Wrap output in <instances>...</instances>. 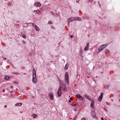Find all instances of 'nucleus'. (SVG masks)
<instances>
[{
    "label": "nucleus",
    "instance_id": "1",
    "mask_svg": "<svg viewBox=\"0 0 120 120\" xmlns=\"http://www.w3.org/2000/svg\"><path fill=\"white\" fill-rule=\"evenodd\" d=\"M64 80L66 83L68 85L69 84V79L68 78V72H66L64 75Z\"/></svg>",
    "mask_w": 120,
    "mask_h": 120
},
{
    "label": "nucleus",
    "instance_id": "2",
    "mask_svg": "<svg viewBox=\"0 0 120 120\" xmlns=\"http://www.w3.org/2000/svg\"><path fill=\"white\" fill-rule=\"evenodd\" d=\"M61 86H60L57 93V95L58 97L60 96L61 95Z\"/></svg>",
    "mask_w": 120,
    "mask_h": 120
},
{
    "label": "nucleus",
    "instance_id": "3",
    "mask_svg": "<svg viewBox=\"0 0 120 120\" xmlns=\"http://www.w3.org/2000/svg\"><path fill=\"white\" fill-rule=\"evenodd\" d=\"M32 24L36 30L37 31H39V29H38V26L36 25H34L33 23H32Z\"/></svg>",
    "mask_w": 120,
    "mask_h": 120
},
{
    "label": "nucleus",
    "instance_id": "4",
    "mask_svg": "<svg viewBox=\"0 0 120 120\" xmlns=\"http://www.w3.org/2000/svg\"><path fill=\"white\" fill-rule=\"evenodd\" d=\"M32 76V81L34 83H35L36 82V75H33Z\"/></svg>",
    "mask_w": 120,
    "mask_h": 120
},
{
    "label": "nucleus",
    "instance_id": "5",
    "mask_svg": "<svg viewBox=\"0 0 120 120\" xmlns=\"http://www.w3.org/2000/svg\"><path fill=\"white\" fill-rule=\"evenodd\" d=\"M103 93H101L99 97L98 98V101H101L102 98V96L103 95Z\"/></svg>",
    "mask_w": 120,
    "mask_h": 120
},
{
    "label": "nucleus",
    "instance_id": "6",
    "mask_svg": "<svg viewBox=\"0 0 120 120\" xmlns=\"http://www.w3.org/2000/svg\"><path fill=\"white\" fill-rule=\"evenodd\" d=\"M34 6L36 7H40L41 6V4L39 2H36L34 3Z\"/></svg>",
    "mask_w": 120,
    "mask_h": 120
},
{
    "label": "nucleus",
    "instance_id": "7",
    "mask_svg": "<svg viewBox=\"0 0 120 120\" xmlns=\"http://www.w3.org/2000/svg\"><path fill=\"white\" fill-rule=\"evenodd\" d=\"M54 94L52 92H51L49 94V97L50 99L52 100H53L54 99L53 98Z\"/></svg>",
    "mask_w": 120,
    "mask_h": 120
},
{
    "label": "nucleus",
    "instance_id": "8",
    "mask_svg": "<svg viewBox=\"0 0 120 120\" xmlns=\"http://www.w3.org/2000/svg\"><path fill=\"white\" fill-rule=\"evenodd\" d=\"M76 96L78 97L80 100H83V98L80 95L77 94L76 95Z\"/></svg>",
    "mask_w": 120,
    "mask_h": 120
},
{
    "label": "nucleus",
    "instance_id": "9",
    "mask_svg": "<svg viewBox=\"0 0 120 120\" xmlns=\"http://www.w3.org/2000/svg\"><path fill=\"white\" fill-rule=\"evenodd\" d=\"M73 21L74 20H77L79 21H80L82 20V19L81 18L79 17H73Z\"/></svg>",
    "mask_w": 120,
    "mask_h": 120
},
{
    "label": "nucleus",
    "instance_id": "10",
    "mask_svg": "<svg viewBox=\"0 0 120 120\" xmlns=\"http://www.w3.org/2000/svg\"><path fill=\"white\" fill-rule=\"evenodd\" d=\"M86 46L85 47L84 50L85 51H87L88 50L89 48V43H87Z\"/></svg>",
    "mask_w": 120,
    "mask_h": 120
},
{
    "label": "nucleus",
    "instance_id": "11",
    "mask_svg": "<svg viewBox=\"0 0 120 120\" xmlns=\"http://www.w3.org/2000/svg\"><path fill=\"white\" fill-rule=\"evenodd\" d=\"M73 17H72L68 19L67 20V21L68 22H70L73 21Z\"/></svg>",
    "mask_w": 120,
    "mask_h": 120
},
{
    "label": "nucleus",
    "instance_id": "12",
    "mask_svg": "<svg viewBox=\"0 0 120 120\" xmlns=\"http://www.w3.org/2000/svg\"><path fill=\"white\" fill-rule=\"evenodd\" d=\"M86 98V99H88L89 100H91V99L90 97L89 96L87 95L86 94H85L84 96Z\"/></svg>",
    "mask_w": 120,
    "mask_h": 120
},
{
    "label": "nucleus",
    "instance_id": "13",
    "mask_svg": "<svg viewBox=\"0 0 120 120\" xmlns=\"http://www.w3.org/2000/svg\"><path fill=\"white\" fill-rule=\"evenodd\" d=\"M36 75L35 70V69H33V70L32 76Z\"/></svg>",
    "mask_w": 120,
    "mask_h": 120
},
{
    "label": "nucleus",
    "instance_id": "14",
    "mask_svg": "<svg viewBox=\"0 0 120 120\" xmlns=\"http://www.w3.org/2000/svg\"><path fill=\"white\" fill-rule=\"evenodd\" d=\"M99 48V49H100L101 50H102L103 49L105 48V46H104V45H102Z\"/></svg>",
    "mask_w": 120,
    "mask_h": 120
},
{
    "label": "nucleus",
    "instance_id": "15",
    "mask_svg": "<svg viewBox=\"0 0 120 120\" xmlns=\"http://www.w3.org/2000/svg\"><path fill=\"white\" fill-rule=\"evenodd\" d=\"M91 115L93 117H94L96 115L95 113L93 111H92Z\"/></svg>",
    "mask_w": 120,
    "mask_h": 120
},
{
    "label": "nucleus",
    "instance_id": "16",
    "mask_svg": "<svg viewBox=\"0 0 120 120\" xmlns=\"http://www.w3.org/2000/svg\"><path fill=\"white\" fill-rule=\"evenodd\" d=\"M90 106L92 108H93L94 107V103L93 101L91 102L90 104Z\"/></svg>",
    "mask_w": 120,
    "mask_h": 120
},
{
    "label": "nucleus",
    "instance_id": "17",
    "mask_svg": "<svg viewBox=\"0 0 120 120\" xmlns=\"http://www.w3.org/2000/svg\"><path fill=\"white\" fill-rule=\"evenodd\" d=\"M32 116L33 117V118H36L37 117V115L35 114H33L32 115Z\"/></svg>",
    "mask_w": 120,
    "mask_h": 120
},
{
    "label": "nucleus",
    "instance_id": "18",
    "mask_svg": "<svg viewBox=\"0 0 120 120\" xmlns=\"http://www.w3.org/2000/svg\"><path fill=\"white\" fill-rule=\"evenodd\" d=\"M22 105V104L21 103H17L16 104L15 106H20Z\"/></svg>",
    "mask_w": 120,
    "mask_h": 120
},
{
    "label": "nucleus",
    "instance_id": "19",
    "mask_svg": "<svg viewBox=\"0 0 120 120\" xmlns=\"http://www.w3.org/2000/svg\"><path fill=\"white\" fill-rule=\"evenodd\" d=\"M10 79V77L7 76L5 77V79L6 80H8Z\"/></svg>",
    "mask_w": 120,
    "mask_h": 120
},
{
    "label": "nucleus",
    "instance_id": "20",
    "mask_svg": "<svg viewBox=\"0 0 120 120\" xmlns=\"http://www.w3.org/2000/svg\"><path fill=\"white\" fill-rule=\"evenodd\" d=\"M68 64H67L65 65V69L66 70L68 68Z\"/></svg>",
    "mask_w": 120,
    "mask_h": 120
},
{
    "label": "nucleus",
    "instance_id": "21",
    "mask_svg": "<svg viewBox=\"0 0 120 120\" xmlns=\"http://www.w3.org/2000/svg\"><path fill=\"white\" fill-rule=\"evenodd\" d=\"M33 12L34 13L36 12L38 14L39 12V10H34V11Z\"/></svg>",
    "mask_w": 120,
    "mask_h": 120
},
{
    "label": "nucleus",
    "instance_id": "22",
    "mask_svg": "<svg viewBox=\"0 0 120 120\" xmlns=\"http://www.w3.org/2000/svg\"><path fill=\"white\" fill-rule=\"evenodd\" d=\"M109 52L108 50L107 49H106L105 50V53L106 54H108L109 53Z\"/></svg>",
    "mask_w": 120,
    "mask_h": 120
},
{
    "label": "nucleus",
    "instance_id": "23",
    "mask_svg": "<svg viewBox=\"0 0 120 120\" xmlns=\"http://www.w3.org/2000/svg\"><path fill=\"white\" fill-rule=\"evenodd\" d=\"M98 51L97 52V54H98L101 51H102V50H101V49H99V48L98 49Z\"/></svg>",
    "mask_w": 120,
    "mask_h": 120
},
{
    "label": "nucleus",
    "instance_id": "24",
    "mask_svg": "<svg viewBox=\"0 0 120 120\" xmlns=\"http://www.w3.org/2000/svg\"><path fill=\"white\" fill-rule=\"evenodd\" d=\"M48 23L49 24H52V22L51 21H49L48 22Z\"/></svg>",
    "mask_w": 120,
    "mask_h": 120
},
{
    "label": "nucleus",
    "instance_id": "25",
    "mask_svg": "<svg viewBox=\"0 0 120 120\" xmlns=\"http://www.w3.org/2000/svg\"><path fill=\"white\" fill-rule=\"evenodd\" d=\"M63 88L64 90L65 91L66 90V86H64V87L63 86Z\"/></svg>",
    "mask_w": 120,
    "mask_h": 120
},
{
    "label": "nucleus",
    "instance_id": "26",
    "mask_svg": "<svg viewBox=\"0 0 120 120\" xmlns=\"http://www.w3.org/2000/svg\"><path fill=\"white\" fill-rule=\"evenodd\" d=\"M104 46H105V47L106 46H107L108 45V44L107 43H106L105 44H104Z\"/></svg>",
    "mask_w": 120,
    "mask_h": 120
},
{
    "label": "nucleus",
    "instance_id": "27",
    "mask_svg": "<svg viewBox=\"0 0 120 120\" xmlns=\"http://www.w3.org/2000/svg\"><path fill=\"white\" fill-rule=\"evenodd\" d=\"M22 37L24 38L25 39L26 38V36L25 35H23Z\"/></svg>",
    "mask_w": 120,
    "mask_h": 120
},
{
    "label": "nucleus",
    "instance_id": "28",
    "mask_svg": "<svg viewBox=\"0 0 120 120\" xmlns=\"http://www.w3.org/2000/svg\"><path fill=\"white\" fill-rule=\"evenodd\" d=\"M73 110L74 111H76V108H75L73 109Z\"/></svg>",
    "mask_w": 120,
    "mask_h": 120
},
{
    "label": "nucleus",
    "instance_id": "29",
    "mask_svg": "<svg viewBox=\"0 0 120 120\" xmlns=\"http://www.w3.org/2000/svg\"><path fill=\"white\" fill-rule=\"evenodd\" d=\"M89 2H92L93 1V0H89Z\"/></svg>",
    "mask_w": 120,
    "mask_h": 120
},
{
    "label": "nucleus",
    "instance_id": "30",
    "mask_svg": "<svg viewBox=\"0 0 120 120\" xmlns=\"http://www.w3.org/2000/svg\"><path fill=\"white\" fill-rule=\"evenodd\" d=\"M8 5L9 6H11V4L10 3H8Z\"/></svg>",
    "mask_w": 120,
    "mask_h": 120
},
{
    "label": "nucleus",
    "instance_id": "31",
    "mask_svg": "<svg viewBox=\"0 0 120 120\" xmlns=\"http://www.w3.org/2000/svg\"><path fill=\"white\" fill-rule=\"evenodd\" d=\"M85 120V119L84 118H82L81 119V120Z\"/></svg>",
    "mask_w": 120,
    "mask_h": 120
},
{
    "label": "nucleus",
    "instance_id": "32",
    "mask_svg": "<svg viewBox=\"0 0 120 120\" xmlns=\"http://www.w3.org/2000/svg\"><path fill=\"white\" fill-rule=\"evenodd\" d=\"M101 120H104V118L103 117H101Z\"/></svg>",
    "mask_w": 120,
    "mask_h": 120
},
{
    "label": "nucleus",
    "instance_id": "33",
    "mask_svg": "<svg viewBox=\"0 0 120 120\" xmlns=\"http://www.w3.org/2000/svg\"><path fill=\"white\" fill-rule=\"evenodd\" d=\"M76 105H77V104H75L74 105H72V106H75Z\"/></svg>",
    "mask_w": 120,
    "mask_h": 120
},
{
    "label": "nucleus",
    "instance_id": "34",
    "mask_svg": "<svg viewBox=\"0 0 120 120\" xmlns=\"http://www.w3.org/2000/svg\"><path fill=\"white\" fill-rule=\"evenodd\" d=\"M73 37V36L72 35H71L70 36V37L71 38H72Z\"/></svg>",
    "mask_w": 120,
    "mask_h": 120
},
{
    "label": "nucleus",
    "instance_id": "35",
    "mask_svg": "<svg viewBox=\"0 0 120 120\" xmlns=\"http://www.w3.org/2000/svg\"><path fill=\"white\" fill-rule=\"evenodd\" d=\"M106 104H107V105H109V103L107 102H106Z\"/></svg>",
    "mask_w": 120,
    "mask_h": 120
},
{
    "label": "nucleus",
    "instance_id": "36",
    "mask_svg": "<svg viewBox=\"0 0 120 120\" xmlns=\"http://www.w3.org/2000/svg\"><path fill=\"white\" fill-rule=\"evenodd\" d=\"M70 99L71 100H73L72 99V98H70Z\"/></svg>",
    "mask_w": 120,
    "mask_h": 120
},
{
    "label": "nucleus",
    "instance_id": "37",
    "mask_svg": "<svg viewBox=\"0 0 120 120\" xmlns=\"http://www.w3.org/2000/svg\"><path fill=\"white\" fill-rule=\"evenodd\" d=\"M64 86H66V85H63V87H64Z\"/></svg>",
    "mask_w": 120,
    "mask_h": 120
},
{
    "label": "nucleus",
    "instance_id": "38",
    "mask_svg": "<svg viewBox=\"0 0 120 120\" xmlns=\"http://www.w3.org/2000/svg\"><path fill=\"white\" fill-rule=\"evenodd\" d=\"M105 86H103V88H105Z\"/></svg>",
    "mask_w": 120,
    "mask_h": 120
},
{
    "label": "nucleus",
    "instance_id": "39",
    "mask_svg": "<svg viewBox=\"0 0 120 120\" xmlns=\"http://www.w3.org/2000/svg\"><path fill=\"white\" fill-rule=\"evenodd\" d=\"M5 91V90H3V92H4Z\"/></svg>",
    "mask_w": 120,
    "mask_h": 120
},
{
    "label": "nucleus",
    "instance_id": "40",
    "mask_svg": "<svg viewBox=\"0 0 120 120\" xmlns=\"http://www.w3.org/2000/svg\"><path fill=\"white\" fill-rule=\"evenodd\" d=\"M76 119V118H74V120H75Z\"/></svg>",
    "mask_w": 120,
    "mask_h": 120
},
{
    "label": "nucleus",
    "instance_id": "41",
    "mask_svg": "<svg viewBox=\"0 0 120 120\" xmlns=\"http://www.w3.org/2000/svg\"><path fill=\"white\" fill-rule=\"evenodd\" d=\"M17 82H15V83L16 84H17Z\"/></svg>",
    "mask_w": 120,
    "mask_h": 120
},
{
    "label": "nucleus",
    "instance_id": "42",
    "mask_svg": "<svg viewBox=\"0 0 120 120\" xmlns=\"http://www.w3.org/2000/svg\"><path fill=\"white\" fill-rule=\"evenodd\" d=\"M69 102H71V100H69Z\"/></svg>",
    "mask_w": 120,
    "mask_h": 120
},
{
    "label": "nucleus",
    "instance_id": "43",
    "mask_svg": "<svg viewBox=\"0 0 120 120\" xmlns=\"http://www.w3.org/2000/svg\"><path fill=\"white\" fill-rule=\"evenodd\" d=\"M7 106L6 105H5V106H4V108H6Z\"/></svg>",
    "mask_w": 120,
    "mask_h": 120
},
{
    "label": "nucleus",
    "instance_id": "44",
    "mask_svg": "<svg viewBox=\"0 0 120 120\" xmlns=\"http://www.w3.org/2000/svg\"><path fill=\"white\" fill-rule=\"evenodd\" d=\"M10 95H11V96H10L11 97L12 96V94H11Z\"/></svg>",
    "mask_w": 120,
    "mask_h": 120
},
{
    "label": "nucleus",
    "instance_id": "45",
    "mask_svg": "<svg viewBox=\"0 0 120 120\" xmlns=\"http://www.w3.org/2000/svg\"><path fill=\"white\" fill-rule=\"evenodd\" d=\"M51 13L52 14V11H51Z\"/></svg>",
    "mask_w": 120,
    "mask_h": 120
},
{
    "label": "nucleus",
    "instance_id": "46",
    "mask_svg": "<svg viewBox=\"0 0 120 120\" xmlns=\"http://www.w3.org/2000/svg\"><path fill=\"white\" fill-rule=\"evenodd\" d=\"M20 98H19V99H20Z\"/></svg>",
    "mask_w": 120,
    "mask_h": 120
},
{
    "label": "nucleus",
    "instance_id": "47",
    "mask_svg": "<svg viewBox=\"0 0 120 120\" xmlns=\"http://www.w3.org/2000/svg\"><path fill=\"white\" fill-rule=\"evenodd\" d=\"M52 62V61H51V62Z\"/></svg>",
    "mask_w": 120,
    "mask_h": 120
},
{
    "label": "nucleus",
    "instance_id": "48",
    "mask_svg": "<svg viewBox=\"0 0 120 120\" xmlns=\"http://www.w3.org/2000/svg\"><path fill=\"white\" fill-rule=\"evenodd\" d=\"M59 80L60 81V79Z\"/></svg>",
    "mask_w": 120,
    "mask_h": 120
}]
</instances>
